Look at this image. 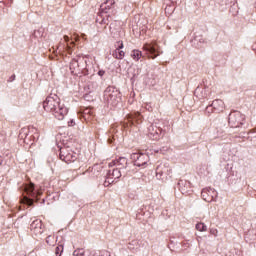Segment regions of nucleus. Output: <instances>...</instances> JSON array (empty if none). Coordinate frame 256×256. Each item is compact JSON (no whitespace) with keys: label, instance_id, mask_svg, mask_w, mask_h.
Here are the masks:
<instances>
[{"label":"nucleus","instance_id":"2","mask_svg":"<svg viewBox=\"0 0 256 256\" xmlns=\"http://www.w3.org/2000/svg\"><path fill=\"white\" fill-rule=\"evenodd\" d=\"M104 100L112 107H117L121 103V92L113 86H109L104 91Z\"/></svg>","mask_w":256,"mask_h":256},{"label":"nucleus","instance_id":"5","mask_svg":"<svg viewBox=\"0 0 256 256\" xmlns=\"http://www.w3.org/2000/svg\"><path fill=\"white\" fill-rule=\"evenodd\" d=\"M60 159L61 161H64V163H73L77 161V153L73 152V150L69 148H61Z\"/></svg>","mask_w":256,"mask_h":256},{"label":"nucleus","instance_id":"9","mask_svg":"<svg viewBox=\"0 0 256 256\" xmlns=\"http://www.w3.org/2000/svg\"><path fill=\"white\" fill-rule=\"evenodd\" d=\"M214 111L216 113H221L223 109H225V103L221 99L214 100L210 106H207L206 111L207 113H211V111Z\"/></svg>","mask_w":256,"mask_h":256},{"label":"nucleus","instance_id":"30","mask_svg":"<svg viewBox=\"0 0 256 256\" xmlns=\"http://www.w3.org/2000/svg\"><path fill=\"white\" fill-rule=\"evenodd\" d=\"M211 234L215 235V237H217V230H211Z\"/></svg>","mask_w":256,"mask_h":256},{"label":"nucleus","instance_id":"17","mask_svg":"<svg viewBox=\"0 0 256 256\" xmlns=\"http://www.w3.org/2000/svg\"><path fill=\"white\" fill-rule=\"evenodd\" d=\"M178 186L181 189V191H187V189H189V187H191V183H189L185 180H180L178 182Z\"/></svg>","mask_w":256,"mask_h":256},{"label":"nucleus","instance_id":"8","mask_svg":"<svg viewBox=\"0 0 256 256\" xmlns=\"http://www.w3.org/2000/svg\"><path fill=\"white\" fill-rule=\"evenodd\" d=\"M202 199L206 201L207 203H211L215 198H217V191H215L213 188H204L202 190Z\"/></svg>","mask_w":256,"mask_h":256},{"label":"nucleus","instance_id":"15","mask_svg":"<svg viewBox=\"0 0 256 256\" xmlns=\"http://www.w3.org/2000/svg\"><path fill=\"white\" fill-rule=\"evenodd\" d=\"M121 177V170L119 168L113 169L112 171L109 170L108 172V178H110L112 181H117Z\"/></svg>","mask_w":256,"mask_h":256},{"label":"nucleus","instance_id":"20","mask_svg":"<svg viewBox=\"0 0 256 256\" xmlns=\"http://www.w3.org/2000/svg\"><path fill=\"white\" fill-rule=\"evenodd\" d=\"M197 231H207V225L205 223H198L196 224Z\"/></svg>","mask_w":256,"mask_h":256},{"label":"nucleus","instance_id":"25","mask_svg":"<svg viewBox=\"0 0 256 256\" xmlns=\"http://www.w3.org/2000/svg\"><path fill=\"white\" fill-rule=\"evenodd\" d=\"M46 243H47V245H53V237L52 236H48L46 238Z\"/></svg>","mask_w":256,"mask_h":256},{"label":"nucleus","instance_id":"26","mask_svg":"<svg viewBox=\"0 0 256 256\" xmlns=\"http://www.w3.org/2000/svg\"><path fill=\"white\" fill-rule=\"evenodd\" d=\"M118 43V47L116 49H119L121 51V49H123V42H117Z\"/></svg>","mask_w":256,"mask_h":256},{"label":"nucleus","instance_id":"13","mask_svg":"<svg viewBox=\"0 0 256 256\" xmlns=\"http://www.w3.org/2000/svg\"><path fill=\"white\" fill-rule=\"evenodd\" d=\"M113 5H115V0H107L100 6V10L102 13H109L111 9H113Z\"/></svg>","mask_w":256,"mask_h":256},{"label":"nucleus","instance_id":"16","mask_svg":"<svg viewBox=\"0 0 256 256\" xmlns=\"http://www.w3.org/2000/svg\"><path fill=\"white\" fill-rule=\"evenodd\" d=\"M24 189L29 197H35V185L33 183L26 185Z\"/></svg>","mask_w":256,"mask_h":256},{"label":"nucleus","instance_id":"32","mask_svg":"<svg viewBox=\"0 0 256 256\" xmlns=\"http://www.w3.org/2000/svg\"><path fill=\"white\" fill-rule=\"evenodd\" d=\"M64 40L66 41V43L69 41V36H64Z\"/></svg>","mask_w":256,"mask_h":256},{"label":"nucleus","instance_id":"1","mask_svg":"<svg viewBox=\"0 0 256 256\" xmlns=\"http://www.w3.org/2000/svg\"><path fill=\"white\" fill-rule=\"evenodd\" d=\"M43 108L47 113H52L55 119L63 121L65 116L69 113V108L61 102V98L57 94H51L43 102Z\"/></svg>","mask_w":256,"mask_h":256},{"label":"nucleus","instance_id":"22","mask_svg":"<svg viewBox=\"0 0 256 256\" xmlns=\"http://www.w3.org/2000/svg\"><path fill=\"white\" fill-rule=\"evenodd\" d=\"M22 203H25L26 205H29V207H31L33 205V199L24 197Z\"/></svg>","mask_w":256,"mask_h":256},{"label":"nucleus","instance_id":"11","mask_svg":"<svg viewBox=\"0 0 256 256\" xmlns=\"http://www.w3.org/2000/svg\"><path fill=\"white\" fill-rule=\"evenodd\" d=\"M160 134H161V128H158L157 126H154V125H150L148 127V137L153 141H157V139H159Z\"/></svg>","mask_w":256,"mask_h":256},{"label":"nucleus","instance_id":"3","mask_svg":"<svg viewBox=\"0 0 256 256\" xmlns=\"http://www.w3.org/2000/svg\"><path fill=\"white\" fill-rule=\"evenodd\" d=\"M228 123L230 127L237 129V127L245 125V115L239 111L231 112L229 114Z\"/></svg>","mask_w":256,"mask_h":256},{"label":"nucleus","instance_id":"33","mask_svg":"<svg viewBox=\"0 0 256 256\" xmlns=\"http://www.w3.org/2000/svg\"><path fill=\"white\" fill-rule=\"evenodd\" d=\"M110 31H113V26H110Z\"/></svg>","mask_w":256,"mask_h":256},{"label":"nucleus","instance_id":"4","mask_svg":"<svg viewBox=\"0 0 256 256\" xmlns=\"http://www.w3.org/2000/svg\"><path fill=\"white\" fill-rule=\"evenodd\" d=\"M87 61L83 60V58H74L70 62V71L72 75H79L85 69Z\"/></svg>","mask_w":256,"mask_h":256},{"label":"nucleus","instance_id":"6","mask_svg":"<svg viewBox=\"0 0 256 256\" xmlns=\"http://www.w3.org/2000/svg\"><path fill=\"white\" fill-rule=\"evenodd\" d=\"M143 50L146 51L149 59H156V57H159L161 53L159 51V46L157 45V42L146 43L143 46Z\"/></svg>","mask_w":256,"mask_h":256},{"label":"nucleus","instance_id":"29","mask_svg":"<svg viewBox=\"0 0 256 256\" xmlns=\"http://www.w3.org/2000/svg\"><path fill=\"white\" fill-rule=\"evenodd\" d=\"M156 175H157V177H159V175H161V170H159V168L156 169Z\"/></svg>","mask_w":256,"mask_h":256},{"label":"nucleus","instance_id":"24","mask_svg":"<svg viewBox=\"0 0 256 256\" xmlns=\"http://www.w3.org/2000/svg\"><path fill=\"white\" fill-rule=\"evenodd\" d=\"M115 183V180H111V178L107 177V179L104 181V187H109V185Z\"/></svg>","mask_w":256,"mask_h":256},{"label":"nucleus","instance_id":"27","mask_svg":"<svg viewBox=\"0 0 256 256\" xmlns=\"http://www.w3.org/2000/svg\"><path fill=\"white\" fill-rule=\"evenodd\" d=\"M74 125H75V121H73V120L68 121L69 127H73Z\"/></svg>","mask_w":256,"mask_h":256},{"label":"nucleus","instance_id":"21","mask_svg":"<svg viewBox=\"0 0 256 256\" xmlns=\"http://www.w3.org/2000/svg\"><path fill=\"white\" fill-rule=\"evenodd\" d=\"M91 109L90 108H86V109H84V111H83V117H84V119H90V117H91Z\"/></svg>","mask_w":256,"mask_h":256},{"label":"nucleus","instance_id":"12","mask_svg":"<svg viewBox=\"0 0 256 256\" xmlns=\"http://www.w3.org/2000/svg\"><path fill=\"white\" fill-rule=\"evenodd\" d=\"M128 121L130 125H135V123L139 125V123H142L143 121V116H141L139 112H136L128 116Z\"/></svg>","mask_w":256,"mask_h":256},{"label":"nucleus","instance_id":"10","mask_svg":"<svg viewBox=\"0 0 256 256\" xmlns=\"http://www.w3.org/2000/svg\"><path fill=\"white\" fill-rule=\"evenodd\" d=\"M30 229L34 235H43V222L39 219L34 220L30 225Z\"/></svg>","mask_w":256,"mask_h":256},{"label":"nucleus","instance_id":"7","mask_svg":"<svg viewBox=\"0 0 256 256\" xmlns=\"http://www.w3.org/2000/svg\"><path fill=\"white\" fill-rule=\"evenodd\" d=\"M131 159L134 161L136 167H145L149 163V155L147 154L133 153Z\"/></svg>","mask_w":256,"mask_h":256},{"label":"nucleus","instance_id":"18","mask_svg":"<svg viewBox=\"0 0 256 256\" xmlns=\"http://www.w3.org/2000/svg\"><path fill=\"white\" fill-rule=\"evenodd\" d=\"M112 55L115 59H123L125 57V52L116 48Z\"/></svg>","mask_w":256,"mask_h":256},{"label":"nucleus","instance_id":"23","mask_svg":"<svg viewBox=\"0 0 256 256\" xmlns=\"http://www.w3.org/2000/svg\"><path fill=\"white\" fill-rule=\"evenodd\" d=\"M61 253H63V245L56 247V250H55L56 256H61Z\"/></svg>","mask_w":256,"mask_h":256},{"label":"nucleus","instance_id":"19","mask_svg":"<svg viewBox=\"0 0 256 256\" xmlns=\"http://www.w3.org/2000/svg\"><path fill=\"white\" fill-rule=\"evenodd\" d=\"M131 57L134 59V61H139V59L143 57V53L140 50H133L131 52Z\"/></svg>","mask_w":256,"mask_h":256},{"label":"nucleus","instance_id":"14","mask_svg":"<svg viewBox=\"0 0 256 256\" xmlns=\"http://www.w3.org/2000/svg\"><path fill=\"white\" fill-rule=\"evenodd\" d=\"M113 165H117V167L126 169L127 168V158L125 157H120L118 160L113 161L109 163V167H113Z\"/></svg>","mask_w":256,"mask_h":256},{"label":"nucleus","instance_id":"28","mask_svg":"<svg viewBox=\"0 0 256 256\" xmlns=\"http://www.w3.org/2000/svg\"><path fill=\"white\" fill-rule=\"evenodd\" d=\"M98 75L100 77H103V75H105V71H103V70L98 71Z\"/></svg>","mask_w":256,"mask_h":256},{"label":"nucleus","instance_id":"31","mask_svg":"<svg viewBox=\"0 0 256 256\" xmlns=\"http://www.w3.org/2000/svg\"><path fill=\"white\" fill-rule=\"evenodd\" d=\"M67 51L71 54V46L69 44H67Z\"/></svg>","mask_w":256,"mask_h":256}]
</instances>
